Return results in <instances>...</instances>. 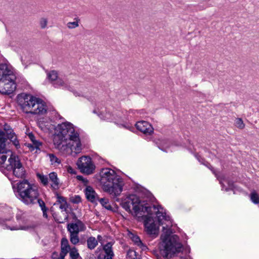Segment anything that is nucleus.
Masks as SVG:
<instances>
[{
  "label": "nucleus",
  "mask_w": 259,
  "mask_h": 259,
  "mask_svg": "<svg viewBox=\"0 0 259 259\" xmlns=\"http://www.w3.org/2000/svg\"><path fill=\"white\" fill-rule=\"evenodd\" d=\"M137 128L145 135H151L154 129L152 125L145 121H140L136 124Z\"/></svg>",
  "instance_id": "obj_17"
},
{
  "label": "nucleus",
  "mask_w": 259,
  "mask_h": 259,
  "mask_svg": "<svg viewBox=\"0 0 259 259\" xmlns=\"http://www.w3.org/2000/svg\"><path fill=\"white\" fill-rule=\"evenodd\" d=\"M8 228L10 229L11 230H23L24 229V227L19 226H15L12 227H8Z\"/></svg>",
  "instance_id": "obj_38"
},
{
  "label": "nucleus",
  "mask_w": 259,
  "mask_h": 259,
  "mask_svg": "<svg viewBox=\"0 0 259 259\" xmlns=\"http://www.w3.org/2000/svg\"><path fill=\"white\" fill-rule=\"evenodd\" d=\"M15 79L16 78H13L11 80L7 77L5 80H0V93L3 94H10L13 93L16 89Z\"/></svg>",
  "instance_id": "obj_11"
},
{
  "label": "nucleus",
  "mask_w": 259,
  "mask_h": 259,
  "mask_svg": "<svg viewBox=\"0 0 259 259\" xmlns=\"http://www.w3.org/2000/svg\"><path fill=\"white\" fill-rule=\"evenodd\" d=\"M20 105L26 113L43 115L47 111L45 102L40 99L31 95H26L23 101H20Z\"/></svg>",
  "instance_id": "obj_4"
},
{
  "label": "nucleus",
  "mask_w": 259,
  "mask_h": 259,
  "mask_svg": "<svg viewBox=\"0 0 259 259\" xmlns=\"http://www.w3.org/2000/svg\"><path fill=\"white\" fill-rule=\"evenodd\" d=\"M67 25L69 29H73L79 26V24L78 21H76L74 22H69L67 23Z\"/></svg>",
  "instance_id": "obj_34"
},
{
  "label": "nucleus",
  "mask_w": 259,
  "mask_h": 259,
  "mask_svg": "<svg viewBox=\"0 0 259 259\" xmlns=\"http://www.w3.org/2000/svg\"><path fill=\"white\" fill-rule=\"evenodd\" d=\"M32 144H27L28 147H29L31 151L34 150L35 149H39V146L41 145V143L36 139L33 142H32Z\"/></svg>",
  "instance_id": "obj_30"
},
{
  "label": "nucleus",
  "mask_w": 259,
  "mask_h": 259,
  "mask_svg": "<svg viewBox=\"0 0 259 259\" xmlns=\"http://www.w3.org/2000/svg\"><path fill=\"white\" fill-rule=\"evenodd\" d=\"M42 210V213H43V216L45 218H47V217H48V215H47L48 208L45 209H43V210Z\"/></svg>",
  "instance_id": "obj_41"
},
{
  "label": "nucleus",
  "mask_w": 259,
  "mask_h": 259,
  "mask_svg": "<svg viewBox=\"0 0 259 259\" xmlns=\"http://www.w3.org/2000/svg\"><path fill=\"white\" fill-rule=\"evenodd\" d=\"M77 178H78V180H81V179L82 178V177L81 176H77Z\"/></svg>",
  "instance_id": "obj_46"
},
{
  "label": "nucleus",
  "mask_w": 259,
  "mask_h": 259,
  "mask_svg": "<svg viewBox=\"0 0 259 259\" xmlns=\"http://www.w3.org/2000/svg\"><path fill=\"white\" fill-rule=\"evenodd\" d=\"M85 228L84 224L78 219L74 223L68 224L67 229L69 232L70 241L72 244L76 245L79 242V233L84 231Z\"/></svg>",
  "instance_id": "obj_7"
},
{
  "label": "nucleus",
  "mask_w": 259,
  "mask_h": 259,
  "mask_svg": "<svg viewBox=\"0 0 259 259\" xmlns=\"http://www.w3.org/2000/svg\"><path fill=\"white\" fill-rule=\"evenodd\" d=\"M48 20L46 18H41L39 20V25L42 29H45L47 27L48 25Z\"/></svg>",
  "instance_id": "obj_33"
},
{
  "label": "nucleus",
  "mask_w": 259,
  "mask_h": 259,
  "mask_svg": "<svg viewBox=\"0 0 259 259\" xmlns=\"http://www.w3.org/2000/svg\"><path fill=\"white\" fill-rule=\"evenodd\" d=\"M48 77L56 88L67 87L66 83L62 79L58 77V74L56 71L53 70L49 72Z\"/></svg>",
  "instance_id": "obj_16"
},
{
  "label": "nucleus",
  "mask_w": 259,
  "mask_h": 259,
  "mask_svg": "<svg viewBox=\"0 0 259 259\" xmlns=\"http://www.w3.org/2000/svg\"><path fill=\"white\" fill-rule=\"evenodd\" d=\"M4 139L3 134L2 133H0V166L6 168V164H8V163H6L7 158L10 157L11 155H16L13 154L10 151H5L6 144L4 143Z\"/></svg>",
  "instance_id": "obj_13"
},
{
  "label": "nucleus",
  "mask_w": 259,
  "mask_h": 259,
  "mask_svg": "<svg viewBox=\"0 0 259 259\" xmlns=\"http://www.w3.org/2000/svg\"><path fill=\"white\" fill-rule=\"evenodd\" d=\"M78 169L82 174L91 175L94 173L96 166L92 158L88 156L80 157L76 163Z\"/></svg>",
  "instance_id": "obj_8"
},
{
  "label": "nucleus",
  "mask_w": 259,
  "mask_h": 259,
  "mask_svg": "<svg viewBox=\"0 0 259 259\" xmlns=\"http://www.w3.org/2000/svg\"><path fill=\"white\" fill-rule=\"evenodd\" d=\"M87 259H101V255H99L98 257L96 258L93 254H91L88 256Z\"/></svg>",
  "instance_id": "obj_39"
},
{
  "label": "nucleus",
  "mask_w": 259,
  "mask_h": 259,
  "mask_svg": "<svg viewBox=\"0 0 259 259\" xmlns=\"http://www.w3.org/2000/svg\"><path fill=\"white\" fill-rule=\"evenodd\" d=\"M143 219L147 233L153 237L157 236L158 234V227L156 226L152 218L150 216L144 215Z\"/></svg>",
  "instance_id": "obj_12"
},
{
  "label": "nucleus",
  "mask_w": 259,
  "mask_h": 259,
  "mask_svg": "<svg viewBox=\"0 0 259 259\" xmlns=\"http://www.w3.org/2000/svg\"><path fill=\"white\" fill-rule=\"evenodd\" d=\"M56 196L57 198V202L60 204V208L66 210L68 207V204L66 201V199L64 197L60 196L58 193H56Z\"/></svg>",
  "instance_id": "obj_22"
},
{
  "label": "nucleus",
  "mask_w": 259,
  "mask_h": 259,
  "mask_svg": "<svg viewBox=\"0 0 259 259\" xmlns=\"http://www.w3.org/2000/svg\"><path fill=\"white\" fill-rule=\"evenodd\" d=\"M12 80L16 78L12 66L8 62L0 63V80H5L6 78Z\"/></svg>",
  "instance_id": "obj_10"
},
{
  "label": "nucleus",
  "mask_w": 259,
  "mask_h": 259,
  "mask_svg": "<svg viewBox=\"0 0 259 259\" xmlns=\"http://www.w3.org/2000/svg\"><path fill=\"white\" fill-rule=\"evenodd\" d=\"M102 240V237L100 235H98L97 236V241L98 242H100Z\"/></svg>",
  "instance_id": "obj_42"
},
{
  "label": "nucleus",
  "mask_w": 259,
  "mask_h": 259,
  "mask_svg": "<svg viewBox=\"0 0 259 259\" xmlns=\"http://www.w3.org/2000/svg\"><path fill=\"white\" fill-rule=\"evenodd\" d=\"M70 259H82L78 249L74 246L72 247L68 252Z\"/></svg>",
  "instance_id": "obj_24"
},
{
  "label": "nucleus",
  "mask_w": 259,
  "mask_h": 259,
  "mask_svg": "<svg viewBox=\"0 0 259 259\" xmlns=\"http://www.w3.org/2000/svg\"><path fill=\"white\" fill-rule=\"evenodd\" d=\"M235 124V126L240 129H243L245 127V124L243 123L242 119L240 118L236 119Z\"/></svg>",
  "instance_id": "obj_32"
},
{
  "label": "nucleus",
  "mask_w": 259,
  "mask_h": 259,
  "mask_svg": "<svg viewBox=\"0 0 259 259\" xmlns=\"http://www.w3.org/2000/svg\"><path fill=\"white\" fill-rule=\"evenodd\" d=\"M8 164L6 165V169L12 170L16 177L23 178L25 177V170L17 155H11L8 158Z\"/></svg>",
  "instance_id": "obj_6"
},
{
  "label": "nucleus",
  "mask_w": 259,
  "mask_h": 259,
  "mask_svg": "<svg viewBox=\"0 0 259 259\" xmlns=\"http://www.w3.org/2000/svg\"><path fill=\"white\" fill-rule=\"evenodd\" d=\"M127 257L129 259H135L136 257V252L134 250H130L127 252Z\"/></svg>",
  "instance_id": "obj_35"
},
{
  "label": "nucleus",
  "mask_w": 259,
  "mask_h": 259,
  "mask_svg": "<svg viewBox=\"0 0 259 259\" xmlns=\"http://www.w3.org/2000/svg\"><path fill=\"white\" fill-rule=\"evenodd\" d=\"M98 201L100 202L102 206L105 208L109 210H112V207L110 204L108 199L105 198H99Z\"/></svg>",
  "instance_id": "obj_26"
},
{
  "label": "nucleus",
  "mask_w": 259,
  "mask_h": 259,
  "mask_svg": "<svg viewBox=\"0 0 259 259\" xmlns=\"http://www.w3.org/2000/svg\"><path fill=\"white\" fill-rule=\"evenodd\" d=\"M72 247H70L68 239L64 237L61 239V252H54L52 254V257L53 259H65V256L68 253L69 251Z\"/></svg>",
  "instance_id": "obj_14"
},
{
  "label": "nucleus",
  "mask_w": 259,
  "mask_h": 259,
  "mask_svg": "<svg viewBox=\"0 0 259 259\" xmlns=\"http://www.w3.org/2000/svg\"><path fill=\"white\" fill-rule=\"evenodd\" d=\"M56 132L64 138L71 139V137L76 135L79 137V135L77 131H75L73 125L70 122H66L59 124L56 127Z\"/></svg>",
  "instance_id": "obj_9"
},
{
  "label": "nucleus",
  "mask_w": 259,
  "mask_h": 259,
  "mask_svg": "<svg viewBox=\"0 0 259 259\" xmlns=\"http://www.w3.org/2000/svg\"><path fill=\"white\" fill-rule=\"evenodd\" d=\"M81 201V197L76 195L71 198V202L73 203H78Z\"/></svg>",
  "instance_id": "obj_37"
},
{
  "label": "nucleus",
  "mask_w": 259,
  "mask_h": 259,
  "mask_svg": "<svg viewBox=\"0 0 259 259\" xmlns=\"http://www.w3.org/2000/svg\"><path fill=\"white\" fill-rule=\"evenodd\" d=\"M74 95L75 96H79L80 95L79 94H78L77 92H74Z\"/></svg>",
  "instance_id": "obj_45"
},
{
  "label": "nucleus",
  "mask_w": 259,
  "mask_h": 259,
  "mask_svg": "<svg viewBox=\"0 0 259 259\" xmlns=\"http://www.w3.org/2000/svg\"><path fill=\"white\" fill-rule=\"evenodd\" d=\"M7 221H8V220H4L3 219L0 218V224H3Z\"/></svg>",
  "instance_id": "obj_43"
},
{
  "label": "nucleus",
  "mask_w": 259,
  "mask_h": 259,
  "mask_svg": "<svg viewBox=\"0 0 259 259\" xmlns=\"http://www.w3.org/2000/svg\"><path fill=\"white\" fill-rule=\"evenodd\" d=\"M100 176L101 184L105 192L114 196L120 194L123 182L114 170L109 168H103L100 172Z\"/></svg>",
  "instance_id": "obj_2"
},
{
  "label": "nucleus",
  "mask_w": 259,
  "mask_h": 259,
  "mask_svg": "<svg viewBox=\"0 0 259 259\" xmlns=\"http://www.w3.org/2000/svg\"><path fill=\"white\" fill-rule=\"evenodd\" d=\"M58 149L66 156L73 153L76 155L81 153L82 150V145L80 137H78L76 135L74 136H72L68 143L62 145Z\"/></svg>",
  "instance_id": "obj_5"
},
{
  "label": "nucleus",
  "mask_w": 259,
  "mask_h": 259,
  "mask_svg": "<svg viewBox=\"0 0 259 259\" xmlns=\"http://www.w3.org/2000/svg\"><path fill=\"white\" fill-rule=\"evenodd\" d=\"M121 205L126 211L135 217L141 214V212H146L149 214H152V209L154 210L159 224L163 225L164 221L168 223L165 227L163 226L162 228L161 239L163 249L160 250L161 254L163 257L168 258L181 251L182 245L179 241V237L176 235L171 234V222L170 217L166 215L161 206H143L140 204L139 198L135 195H131L126 197L122 200Z\"/></svg>",
  "instance_id": "obj_1"
},
{
  "label": "nucleus",
  "mask_w": 259,
  "mask_h": 259,
  "mask_svg": "<svg viewBox=\"0 0 259 259\" xmlns=\"http://www.w3.org/2000/svg\"><path fill=\"white\" fill-rule=\"evenodd\" d=\"M0 133H2L4 138V143L5 144L6 138L9 139L16 148L20 147L19 143L17 140L16 135L14 133L13 130L8 125H5L4 131H0Z\"/></svg>",
  "instance_id": "obj_15"
},
{
  "label": "nucleus",
  "mask_w": 259,
  "mask_h": 259,
  "mask_svg": "<svg viewBox=\"0 0 259 259\" xmlns=\"http://www.w3.org/2000/svg\"><path fill=\"white\" fill-rule=\"evenodd\" d=\"M132 240L133 241L143 250L146 249L147 247L141 241L139 236L135 235H132Z\"/></svg>",
  "instance_id": "obj_25"
},
{
  "label": "nucleus",
  "mask_w": 259,
  "mask_h": 259,
  "mask_svg": "<svg viewBox=\"0 0 259 259\" xmlns=\"http://www.w3.org/2000/svg\"><path fill=\"white\" fill-rule=\"evenodd\" d=\"M84 193L87 199L91 202H96L99 199L98 194L91 186H87Z\"/></svg>",
  "instance_id": "obj_18"
},
{
  "label": "nucleus",
  "mask_w": 259,
  "mask_h": 259,
  "mask_svg": "<svg viewBox=\"0 0 259 259\" xmlns=\"http://www.w3.org/2000/svg\"><path fill=\"white\" fill-rule=\"evenodd\" d=\"M16 218H17V220H19V217H18V214H17V215Z\"/></svg>",
  "instance_id": "obj_47"
},
{
  "label": "nucleus",
  "mask_w": 259,
  "mask_h": 259,
  "mask_svg": "<svg viewBox=\"0 0 259 259\" xmlns=\"http://www.w3.org/2000/svg\"><path fill=\"white\" fill-rule=\"evenodd\" d=\"M60 223H63V222H59Z\"/></svg>",
  "instance_id": "obj_48"
},
{
  "label": "nucleus",
  "mask_w": 259,
  "mask_h": 259,
  "mask_svg": "<svg viewBox=\"0 0 259 259\" xmlns=\"http://www.w3.org/2000/svg\"><path fill=\"white\" fill-rule=\"evenodd\" d=\"M32 144H27L28 147H29L31 151L34 150L35 149H39V146L41 145V143L36 139L33 142H32Z\"/></svg>",
  "instance_id": "obj_29"
},
{
  "label": "nucleus",
  "mask_w": 259,
  "mask_h": 259,
  "mask_svg": "<svg viewBox=\"0 0 259 259\" xmlns=\"http://www.w3.org/2000/svg\"><path fill=\"white\" fill-rule=\"evenodd\" d=\"M51 188L54 190H57L59 188V180L57 175L55 172H52L49 175Z\"/></svg>",
  "instance_id": "obj_20"
},
{
  "label": "nucleus",
  "mask_w": 259,
  "mask_h": 259,
  "mask_svg": "<svg viewBox=\"0 0 259 259\" xmlns=\"http://www.w3.org/2000/svg\"><path fill=\"white\" fill-rule=\"evenodd\" d=\"M250 199L253 203L254 204H258L259 203V196L258 194L255 192H253L250 194Z\"/></svg>",
  "instance_id": "obj_31"
},
{
  "label": "nucleus",
  "mask_w": 259,
  "mask_h": 259,
  "mask_svg": "<svg viewBox=\"0 0 259 259\" xmlns=\"http://www.w3.org/2000/svg\"><path fill=\"white\" fill-rule=\"evenodd\" d=\"M36 202L38 203L39 206L40 207L41 210L47 208L46 206L44 201L41 199L39 198V197L36 199Z\"/></svg>",
  "instance_id": "obj_36"
},
{
  "label": "nucleus",
  "mask_w": 259,
  "mask_h": 259,
  "mask_svg": "<svg viewBox=\"0 0 259 259\" xmlns=\"http://www.w3.org/2000/svg\"><path fill=\"white\" fill-rule=\"evenodd\" d=\"M99 116H100V118L101 119H103L104 120H108V118H107L106 116H105V118H103V117H102V114L99 115Z\"/></svg>",
  "instance_id": "obj_44"
},
{
  "label": "nucleus",
  "mask_w": 259,
  "mask_h": 259,
  "mask_svg": "<svg viewBox=\"0 0 259 259\" xmlns=\"http://www.w3.org/2000/svg\"><path fill=\"white\" fill-rule=\"evenodd\" d=\"M28 137L31 142H33L35 140L34 136L32 133L28 134Z\"/></svg>",
  "instance_id": "obj_40"
},
{
  "label": "nucleus",
  "mask_w": 259,
  "mask_h": 259,
  "mask_svg": "<svg viewBox=\"0 0 259 259\" xmlns=\"http://www.w3.org/2000/svg\"><path fill=\"white\" fill-rule=\"evenodd\" d=\"M66 140V138L60 135L59 134L57 133L56 132L53 139L54 144L55 148L58 149L63 145L62 143Z\"/></svg>",
  "instance_id": "obj_21"
},
{
  "label": "nucleus",
  "mask_w": 259,
  "mask_h": 259,
  "mask_svg": "<svg viewBox=\"0 0 259 259\" xmlns=\"http://www.w3.org/2000/svg\"><path fill=\"white\" fill-rule=\"evenodd\" d=\"M14 191L17 197L27 205L35 204L39 196L37 186L30 183L27 180H23L18 183L16 191Z\"/></svg>",
  "instance_id": "obj_3"
},
{
  "label": "nucleus",
  "mask_w": 259,
  "mask_h": 259,
  "mask_svg": "<svg viewBox=\"0 0 259 259\" xmlns=\"http://www.w3.org/2000/svg\"><path fill=\"white\" fill-rule=\"evenodd\" d=\"M87 247L89 249L93 250L98 245V242L95 237L91 236L87 240Z\"/></svg>",
  "instance_id": "obj_23"
},
{
  "label": "nucleus",
  "mask_w": 259,
  "mask_h": 259,
  "mask_svg": "<svg viewBox=\"0 0 259 259\" xmlns=\"http://www.w3.org/2000/svg\"><path fill=\"white\" fill-rule=\"evenodd\" d=\"M37 177L39 179V180L42 184L44 186H47L49 184V178L47 176H45L43 174H37Z\"/></svg>",
  "instance_id": "obj_28"
},
{
  "label": "nucleus",
  "mask_w": 259,
  "mask_h": 259,
  "mask_svg": "<svg viewBox=\"0 0 259 259\" xmlns=\"http://www.w3.org/2000/svg\"><path fill=\"white\" fill-rule=\"evenodd\" d=\"M113 244L111 242H108L103 246V249L105 253L103 258L101 259H113L114 253L112 248Z\"/></svg>",
  "instance_id": "obj_19"
},
{
  "label": "nucleus",
  "mask_w": 259,
  "mask_h": 259,
  "mask_svg": "<svg viewBox=\"0 0 259 259\" xmlns=\"http://www.w3.org/2000/svg\"><path fill=\"white\" fill-rule=\"evenodd\" d=\"M48 156L49 157L52 165H57L61 163V160L54 154H48Z\"/></svg>",
  "instance_id": "obj_27"
}]
</instances>
